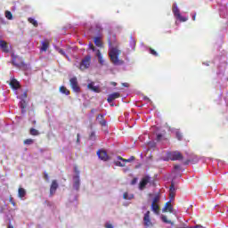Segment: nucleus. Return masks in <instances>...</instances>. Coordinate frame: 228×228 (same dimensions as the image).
Instances as JSON below:
<instances>
[{
  "label": "nucleus",
  "instance_id": "f257e3e1",
  "mask_svg": "<svg viewBox=\"0 0 228 228\" xmlns=\"http://www.w3.org/2000/svg\"><path fill=\"white\" fill-rule=\"evenodd\" d=\"M109 56L110 58V61L114 65H123L124 61L118 59V56H120V53H122L118 47L111 45V42L109 41Z\"/></svg>",
  "mask_w": 228,
  "mask_h": 228
},
{
  "label": "nucleus",
  "instance_id": "7c9ffc66",
  "mask_svg": "<svg viewBox=\"0 0 228 228\" xmlns=\"http://www.w3.org/2000/svg\"><path fill=\"white\" fill-rule=\"evenodd\" d=\"M159 194H156L152 200V204H158L159 202Z\"/></svg>",
  "mask_w": 228,
  "mask_h": 228
},
{
  "label": "nucleus",
  "instance_id": "4468645a",
  "mask_svg": "<svg viewBox=\"0 0 228 228\" xmlns=\"http://www.w3.org/2000/svg\"><path fill=\"white\" fill-rule=\"evenodd\" d=\"M56 190H58V182L53 180L50 187V195H54V193H56Z\"/></svg>",
  "mask_w": 228,
  "mask_h": 228
},
{
  "label": "nucleus",
  "instance_id": "9b49d317",
  "mask_svg": "<svg viewBox=\"0 0 228 228\" xmlns=\"http://www.w3.org/2000/svg\"><path fill=\"white\" fill-rule=\"evenodd\" d=\"M97 156L102 161H108L110 159V157L108 156V153L104 150H99L97 151Z\"/></svg>",
  "mask_w": 228,
  "mask_h": 228
},
{
  "label": "nucleus",
  "instance_id": "f704fd0d",
  "mask_svg": "<svg viewBox=\"0 0 228 228\" xmlns=\"http://www.w3.org/2000/svg\"><path fill=\"white\" fill-rule=\"evenodd\" d=\"M12 58L13 65H17V62H15V61L17 60V58H19V56L15 55V53H12Z\"/></svg>",
  "mask_w": 228,
  "mask_h": 228
},
{
  "label": "nucleus",
  "instance_id": "a211bd4d",
  "mask_svg": "<svg viewBox=\"0 0 228 228\" xmlns=\"http://www.w3.org/2000/svg\"><path fill=\"white\" fill-rule=\"evenodd\" d=\"M151 211L155 215H159V205L158 203H151Z\"/></svg>",
  "mask_w": 228,
  "mask_h": 228
},
{
  "label": "nucleus",
  "instance_id": "20e7f679",
  "mask_svg": "<svg viewBox=\"0 0 228 228\" xmlns=\"http://www.w3.org/2000/svg\"><path fill=\"white\" fill-rule=\"evenodd\" d=\"M90 63H92V56L87 55L82 60L80 63V70H86V69H90Z\"/></svg>",
  "mask_w": 228,
  "mask_h": 228
},
{
  "label": "nucleus",
  "instance_id": "3c124183",
  "mask_svg": "<svg viewBox=\"0 0 228 228\" xmlns=\"http://www.w3.org/2000/svg\"><path fill=\"white\" fill-rule=\"evenodd\" d=\"M144 99H145L146 101H149V98H147V97H144Z\"/></svg>",
  "mask_w": 228,
  "mask_h": 228
},
{
  "label": "nucleus",
  "instance_id": "393cba45",
  "mask_svg": "<svg viewBox=\"0 0 228 228\" xmlns=\"http://www.w3.org/2000/svg\"><path fill=\"white\" fill-rule=\"evenodd\" d=\"M94 44L97 47H102V41L101 40V37H95Z\"/></svg>",
  "mask_w": 228,
  "mask_h": 228
},
{
  "label": "nucleus",
  "instance_id": "2f4dec72",
  "mask_svg": "<svg viewBox=\"0 0 228 228\" xmlns=\"http://www.w3.org/2000/svg\"><path fill=\"white\" fill-rule=\"evenodd\" d=\"M28 22H30V24H33V26L35 27L38 26V22L33 18H28Z\"/></svg>",
  "mask_w": 228,
  "mask_h": 228
},
{
  "label": "nucleus",
  "instance_id": "9d476101",
  "mask_svg": "<svg viewBox=\"0 0 228 228\" xmlns=\"http://www.w3.org/2000/svg\"><path fill=\"white\" fill-rule=\"evenodd\" d=\"M69 83L73 92H76V94H78L80 89H79V86H77V77L70 78Z\"/></svg>",
  "mask_w": 228,
  "mask_h": 228
},
{
  "label": "nucleus",
  "instance_id": "c9c22d12",
  "mask_svg": "<svg viewBox=\"0 0 228 228\" xmlns=\"http://www.w3.org/2000/svg\"><path fill=\"white\" fill-rule=\"evenodd\" d=\"M130 45H131V48H132V49H134V46L136 45V42H134V39H132V40L130 41Z\"/></svg>",
  "mask_w": 228,
  "mask_h": 228
},
{
  "label": "nucleus",
  "instance_id": "09e8293b",
  "mask_svg": "<svg viewBox=\"0 0 228 228\" xmlns=\"http://www.w3.org/2000/svg\"><path fill=\"white\" fill-rule=\"evenodd\" d=\"M134 183H136V180H134V181L132 182V184H134Z\"/></svg>",
  "mask_w": 228,
  "mask_h": 228
},
{
  "label": "nucleus",
  "instance_id": "603ef678",
  "mask_svg": "<svg viewBox=\"0 0 228 228\" xmlns=\"http://www.w3.org/2000/svg\"><path fill=\"white\" fill-rule=\"evenodd\" d=\"M175 168H179V166H175Z\"/></svg>",
  "mask_w": 228,
  "mask_h": 228
},
{
  "label": "nucleus",
  "instance_id": "37998d69",
  "mask_svg": "<svg viewBox=\"0 0 228 228\" xmlns=\"http://www.w3.org/2000/svg\"><path fill=\"white\" fill-rule=\"evenodd\" d=\"M10 202H11V204L12 205V206H15V203H14V201H13V199H10Z\"/></svg>",
  "mask_w": 228,
  "mask_h": 228
},
{
  "label": "nucleus",
  "instance_id": "a18cd8bd",
  "mask_svg": "<svg viewBox=\"0 0 228 228\" xmlns=\"http://www.w3.org/2000/svg\"><path fill=\"white\" fill-rule=\"evenodd\" d=\"M157 139H158V140H161V135L159 134V135L157 136Z\"/></svg>",
  "mask_w": 228,
  "mask_h": 228
},
{
  "label": "nucleus",
  "instance_id": "6e6552de",
  "mask_svg": "<svg viewBox=\"0 0 228 228\" xmlns=\"http://www.w3.org/2000/svg\"><path fill=\"white\" fill-rule=\"evenodd\" d=\"M88 47H89V49H90L91 51H94V52L96 53V56H97V58H98L99 63H100L101 65H104V58H102V54L101 53V51L96 50V49H95V46H94L93 44H89Z\"/></svg>",
  "mask_w": 228,
  "mask_h": 228
},
{
  "label": "nucleus",
  "instance_id": "a19ab883",
  "mask_svg": "<svg viewBox=\"0 0 228 228\" xmlns=\"http://www.w3.org/2000/svg\"><path fill=\"white\" fill-rule=\"evenodd\" d=\"M149 147H156V143H154V142H150V143H149Z\"/></svg>",
  "mask_w": 228,
  "mask_h": 228
},
{
  "label": "nucleus",
  "instance_id": "412c9836",
  "mask_svg": "<svg viewBox=\"0 0 228 228\" xmlns=\"http://www.w3.org/2000/svg\"><path fill=\"white\" fill-rule=\"evenodd\" d=\"M175 195V187L174 186V183H172L169 189V196L171 199H174Z\"/></svg>",
  "mask_w": 228,
  "mask_h": 228
},
{
  "label": "nucleus",
  "instance_id": "4c0bfd02",
  "mask_svg": "<svg viewBox=\"0 0 228 228\" xmlns=\"http://www.w3.org/2000/svg\"><path fill=\"white\" fill-rule=\"evenodd\" d=\"M151 54H153L154 56H158V53L154 51L153 49H150Z\"/></svg>",
  "mask_w": 228,
  "mask_h": 228
},
{
  "label": "nucleus",
  "instance_id": "c756f323",
  "mask_svg": "<svg viewBox=\"0 0 228 228\" xmlns=\"http://www.w3.org/2000/svg\"><path fill=\"white\" fill-rule=\"evenodd\" d=\"M30 134H32V136H38V134H39L38 130H37L35 128H31Z\"/></svg>",
  "mask_w": 228,
  "mask_h": 228
},
{
  "label": "nucleus",
  "instance_id": "6ab92c4d",
  "mask_svg": "<svg viewBox=\"0 0 228 228\" xmlns=\"http://www.w3.org/2000/svg\"><path fill=\"white\" fill-rule=\"evenodd\" d=\"M96 120H98L101 126H105L107 125V122L104 120V116L102 114L98 115Z\"/></svg>",
  "mask_w": 228,
  "mask_h": 228
},
{
  "label": "nucleus",
  "instance_id": "b1692460",
  "mask_svg": "<svg viewBox=\"0 0 228 228\" xmlns=\"http://www.w3.org/2000/svg\"><path fill=\"white\" fill-rule=\"evenodd\" d=\"M134 197V196L133 194H129V193H127V192H125V193L123 194V199H124L125 200H133Z\"/></svg>",
  "mask_w": 228,
  "mask_h": 228
},
{
  "label": "nucleus",
  "instance_id": "ddd939ff",
  "mask_svg": "<svg viewBox=\"0 0 228 228\" xmlns=\"http://www.w3.org/2000/svg\"><path fill=\"white\" fill-rule=\"evenodd\" d=\"M88 90H92V92H95L96 94L101 93V89L99 86H95L94 82H91L87 85Z\"/></svg>",
  "mask_w": 228,
  "mask_h": 228
},
{
  "label": "nucleus",
  "instance_id": "39448f33",
  "mask_svg": "<svg viewBox=\"0 0 228 228\" xmlns=\"http://www.w3.org/2000/svg\"><path fill=\"white\" fill-rule=\"evenodd\" d=\"M76 175L73 177V188L77 191L79 186H81V180L79 179V170L77 167H75Z\"/></svg>",
  "mask_w": 228,
  "mask_h": 228
},
{
  "label": "nucleus",
  "instance_id": "cd10ccee",
  "mask_svg": "<svg viewBox=\"0 0 228 228\" xmlns=\"http://www.w3.org/2000/svg\"><path fill=\"white\" fill-rule=\"evenodd\" d=\"M5 17L8 19V20H13V15H12V12H10V11L5 12Z\"/></svg>",
  "mask_w": 228,
  "mask_h": 228
},
{
  "label": "nucleus",
  "instance_id": "f8f14e48",
  "mask_svg": "<svg viewBox=\"0 0 228 228\" xmlns=\"http://www.w3.org/2000/svg\"><path fill=\"white\" fill-rule=\"evenodd\" d=\"M174 213V207H172V204L169 202H167L165 207L162 208V213Z\"/></svg>",
  "mask_w": 228,
  "mask_h": 228
},
{
  "label": "nucleus",
  "instance_id": "c03bdc74",
  "mask_svg": "<svg viewBox=\"0 0 228 228\" xmlns=\"http://www.w3.org/2000/svg\"><path fill=\"white\" fill-rule=\"evenodd\" d=\"M45 178L47 181H49V175L45 174Z\"/></svg>",
  "mask_w": 228,
  "mask_h": 228
},
{
  "label": "nucleus",
  "instance_id": "5701e85b",
  "mask_svg": "<svg viewBox=\"0 0 228 228\" xmlns=\"http://www.w3.org/2000/svg\"><path fill=\"white\" fill-rule=\"evenodd\" d=\"M60 92H61V94H63L64 95H69V94H70V91H69L68 88L65 86H61Z\"/></svg>",
  "mask_w": 228,
  "mask_h": 228
},
{
  "label": "nucleus",
  "instance_id": "bb28decb",
  "mask_svg": "<svg viewBox=\"0 0 228 228\" xmlns=\"http://www.w3.org/2000/svg\"><path fill=\"white\" fill-rule=\"evenodd\" d=\"M114 163L116 167H126V162L120 159L116 160Z\"/></svg>",
  "mask_w": 228,
  "mask_h": 228
},
{
  "label": "nucleus",
  "instance_id": "f3484780",
  "mask_svg": "<svg viewBox=\"0 0 228 228\" xmlns=\"http://www.w3.org/2000/svg\"><path fill=\"white\" fill-rule=\"evenodd\" d=\"M0 47L4 53H9L10 48L8 47V44L4 41H0Z\"/></svg>",
  "mask_w": 228,
  "mask_h": 228
},
{
  "label": "nucleus",
  "instance_id": "aec40b11",
  "mask_svg": "<svg viewBox=\"0 0 228 228\" xmlns=\"http://www.w3.org/2000/svg\"><path fill=\"white\" fill-rule=\"evenodd\" d=\"M118 159H119L120 161H123V163L126 164V163H131V161H134V157L132 156L130 159H123L122 157H118Z\"/></svg>",
  "mask_w": 228,
  "mask_h": 228
},
{
  "label": "nucleus",
  "instance_id": "7ed1b4c3",
  "mask_svg": "<svg viewBox=\"0 0 228 228\" xmlns=\"http://www.w3.org/2000/svg\"><path fill=\"white\" fill-rule=\"evenodd\" d=\"M149 186H152V178L151 176H144L139 183V190H145Z\"/></svg>",
  "mask_w": 228,
  "mask_h": 228
},
{
  "label": "nucleus",
  "instance_id": "e433bc0d",
  "mask_svg": "<svg viewBox=\"0 0 228 228\" xmlns=\"http://www.w3.org/2000/svg\"><path fill=\"white\" fill-rule=\"evenodd\" d=\"M105 228H115V226H113V224L107 223L105 224Z\"/></svg>",
  "mask_w": 228,
  "mask_h": 228
},
{
  "label": "nucleus",
  "instance_id": "473e14b6",
  "mask_svg": "<svg viewBox=\"0 0 228 228\" xmlns=\"http://www.w3.org/2000/svg\"><path fill=\"white\" fill-rule=\"evenodd\" d=\"M33 142H34L33 139H26L24 141L25 145H32Z\"/></svg>",
  "mask_w": 228,
  "mask_h": 228
},
{
  "label": "nucleus",
  "instance_id": "423d86ee",
  "mask_svg": "<svg viewBox=\"0 0 228 228\" xmlns=\"http://www.w3.org/2000/svg\"><path fill=\"white\" fill-rule=\"evenodd\" d=\"M173 13L175 18L178 19L181 22H186L188 20L187 17H183L181 13L179 12V8H177V4H174L173 5Z\"/></svg>",
  "mask_w": 228,
  "mask_h": 228
},
{
  "label": "nucleus",
  "instance_id": "79ce46f5",
  "mask_svg": "<svg viewBox=\"0 0 228 228\" xmlns=\"http://www.w3.org/2000/svg\"><path fill=\"white\" fill-rule=\"evenodd\" d=\"M122 86H125L126 88H129V85L127 83H123Z\"/></svg>",
  "mask_w": 228,
  "mask_h": 228
},
{
  "label": "nucleus",
  "instance_id": "f03ea898",
  "mask_svg": "<svg viewBox=\"0 0 228 228\" xmlns=\"http://www.w3.org/2000/svg\"><path fill=\"white\" fill-rule=\"evenodd\" d=\"M181 161L183 159V155L179 151H172L167 152L166 159H164V161Z\"/></svg>",
  "mask_w": 228,
  "mask_h": 228
},
{
  "label": "nucleus",
  "instance_id": "dca6fc26",
  "mask_svg": "<svg viewBox=\"0 0 228 228\" xmlns=\"http://www.w3.org/2000/svg\"><path fill=\"white\" fill-rule=\"evenodd\" d=\"M118 97H120L119 93H113L109 95L107 101H108V102H113V101H115V99H118Z\"/></svg>",
  "mask_w": 228,
  "mask_h": 228
},
{
  "label": "nucleus",
  "instance_id": "72a5a7b5",
  "mask_svg": "<svg viewBox=\"0 0 228 228\" xmlns=\"http://www.w3.org/2000/svg\"><path fill=\"white\" fill-rule=\"evenodd\" d=\"M58 53L60 54H61L62 56H65V58H67L69 60V56H67V54L65 53V51H63V49H58Z\"/></svg>",
  "mask_w": 228,
  "mask_h": 228
},
{
  "label": "nucleus",
  "instance_id": "2eb2a0df",
  "mask_svg": "<svg viewBox=\"0 0 228 228\" xmlns=\"http://www.w3.org/2000/svg\"><path fill=\"white\" fill-rule=\"evenodd\" d=\"M10 86H12V90H18V88L20 87V84L15 78L11 80Z\"/></svg>",
  "mask_w": 228,
  "mask_h": 228
},
{
  "label": "nucleus",
  "instance_id": "8fccbe9b",
  "mask_svg": "<svg viewBox=\"0 0 228 228\" xmlns=\"http://www.w3.org/2000/svg\"><path fill=\"white\" fill-rule=\"evenodd\" d=\"M8 228H13V226H12V225H11V224H9Z\"/></svg>",
  "mask_w": 228,
  "mask_h": 228
},
{
  "label": "nucleus",
  "instance_id": "0eeeda50",
  "mask_svg": "<svg viewBox=\"0 0 228 228\" xmlns=\"http://www.w3.org/2000/svg\"><path fill=\"white\" fill-rule=\"evenodd\" d=\"M28 98V93L24 92L21 95L19 96L20 99V107L21 109V113H26V99Z\"/></svg>",
  "mask_w": 228,
  "mask_h": 228
},
{
  "label": "nucleus",
  "instance_id": "a878e982",
  "mask_svg": "<svg viewBox=\"0 0 228 228\" xmlns=\"http://www.w3.org/2000/svg\"><path fill=\"white\" fill-rule=\"evenodd\" d=\"M161 220L164 222V224H170L171 225H174V222L168 220L167 216H161Z\"/></svg>",
  "mask_w": 228,
  "mask_h": 228
},
{
  "label": "nucleus",
  "instance_id": "c85d7f7f",
  "mask_svg": "<svg viewBox=\"0 0 228 228\" xmlns=\"http://www.w3.org/2000/svg\"><path fill=\"white\" fill-rule=\"evenodd\" d=\"M48 48H49V45L45 42H43L42 46H41V51L45 52V51H47Z\"/></svg>",
  "mask_w": 228,
  "mask_h": 228
},
{
  "label": "nucleus",
  "instance_id": "4be33fe9",
  "mask_svg": "<svg viewBox=\"0 0 228 228\" xmlns=\"http://www.w3.org/2000/svg\"><path fill=\"white\" fill-rule=\"evenodd\" d=\"M18 197H20V199H23V197H26V190H24V188H20L18 190Z\"/></svg>",
  "mask_w": 228,
  "mask_h": 228
},
{
  "label": "nucleus",
  "instance_id": "de8ad7c7",
  "mask_svg": "<svg viewBox=\"0 0 228 228\" xmlns=\"http://www.w3.org/2000/svg\"><path fill=\"white\" fill-rule=\"evenodd\" d=\"M197 16V14H194L193 16H192V20H195V17Z\"/></svg>",
  "mask_w": 228,
  "mask_h": 228
},
{
  "label": "nucleus",
  "instance_id": "ea45409f",
  "mask_svg": "<svg viewBox=\"0 0 228 228\" xmlns=\"http://www.w3.org/2000/svg\"><path fill=\"white\" fill-rule=\"evenodd\" d=\"M94 136H95V133L92 132L90 135L91 140H94Z\"/></svg>",
  "mask_w": 228,
  "mask_h": 228
},
{
  "label": "nucleus",
  "instance_id": "49530a36",
  "mask_svg": "<svg viewBox=\"0 0 228 228\" xmlns=\"http://www.w3.org/2000/svg\"><path fill=\"white\" fill-rule=\"evenodd\" d=\"M111 85H112L113 86H117V84H116L115 82H111Z\"/></svg>",
  "mask_w": 228,
  "mask_h": 228
},
{
  "label": "nucleus",
  "instance_id": "1a4fd4ad",
  "mask_svg": "<svg viewBox=\"0 0 228 228\" xmlns=\"http://www.w3.org/2000/svg\"><path fill=\"white\" fill-rule=\"evenodd\" d=\"M143 224L146 228H151L154 225L151 220V211H147L143 216Z\"/></svg>",
  "mask_w": 228,
  "mask_h": 228
},
{
  "label": "nucleus",
  "instance_id": "58836bf2",
  "mask_svg": "<svg viewBox=\"0 0 228 228\" xmlns=\"http://www.w3.org/2000/svg\"><path fill=\"white\" fill-rule=\"evenodd\" d=\"M176 137L178 140H182L183 134H181V133H179V132H176Z\"/></svg>",
  "mask_w": 228,
  "mask_h": 228
}]
</instances>
